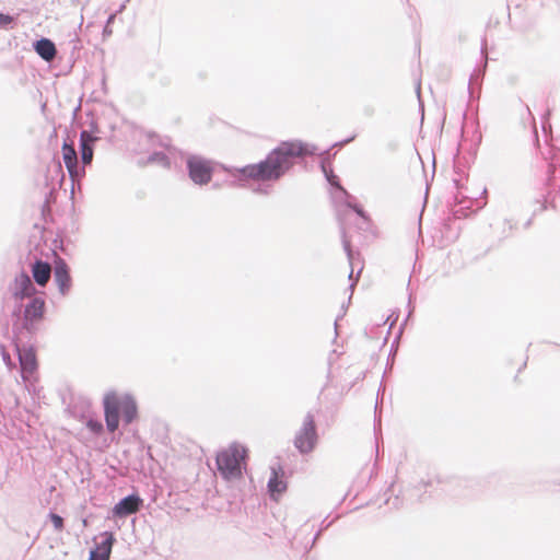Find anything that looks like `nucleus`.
Wrapping results in <instances>:
<instances>
[{"label":"nucleus","instance_id":"nucleus-1","mask_svg":"<svg viewBox=\"0 0 560 560\" xmlns=\"http://www.w3.org/2000/svg\"><path fill=\"white\" fill-rule=\"evenodd\" d=\"M313 154L302 141H283L265 160L238 170L241 176L255 182H272L282 177L293 165L294 160Z\"/></svg>","mask_w":560,"mask_h":560},{"label":"nucleus","instance_id":"nucleus-2","mask_svg":"<svg viewBox=\"0 0 560 560\" xmlns=\"http://www.w3.org/2000/svg\"><path fill=\"white\" fill-rule=\"evenodd\" d=\"M103 406L106 428L110 433L118 429L120 416L126 423H130L138 415L137 404L129 395L108 393L104 396Z\"/></svg>","mask_w":560,"mask_h":560},{"label":"nucleus","instance_id":"nucleus-3","mask_svg":"<svg viewBox=\"0 0 560 560\" xmlns=\"http://www.w3.org/2000/svg\"><path fill=\"white\" fill-rule=\"evenodd\" d=\"M246 457V448L233 443L218 454V469L226 479L238 478L242 475V466L245 465Z\"/></svg>","mask_w":560,"mask_h":560},{"label":"nucleus","instance_id":"nucleus-4","mask_svg":"<svg viewBox=\"0 0 560 560\" xmlns=\"http://www.w3.org/2000/svg\"><path fill=\"white\" fill-rule=\"evenodd\" d=\"M318 442V434L316 430L315 419L312 415H307L302 423V427L296 432L294 438V446L302 454L313 452Z\"/></svg>","mask_w":560,"mask_h":560},{"label":"nucleus","instance_id":"nucleus-5","mask_svg":"<svg viewBox=\"0 0 560 560\" xmlns=\"http://www.w3.org/2000/svg\"><path fill=\"white\" fill-rule=\"evenodd\" d=\"M189 178L197 185H207L211 182L214 163L202 156L192 155L187 159Z\"/></svg>","mask_w":560,"mask_h":560},{"label":"nucleus","instance_id":"nucleus-6","mask_svg":"<svg viewBox=\"0 0 560 560\" xmlns=\"http://www.w3.org/2000/svg\"><path fill=\"white\" fill-rule=\"evenodd\" d=\"M46 303L44 299L34 296L31 301L25 305L23 312V323L22 326L24 329L31 331L35 328V326L43 320L45 315Z\"/></svg>","mask_w":560,"mask_h":560},{"label":"nucleus","instance_id":"nucleus-7","mask_svg":"<svg viewBox=\"0 0 560 560\" xmlns=\"http://www.w3.org/2000/svg\"><path fill=\"white\" fill-rule=\"evenodd\" d=\"M62 159L70 177L75 180L84 175V170L79 168L77 151L72 143L62 144Z\"/></svg>","mask_w":560,"mask_h":560},{"label":"nucleus","instance_id":"nucleus-8","mask_svg":"<svg viewBox=\"0 0 560 560\" xmlns=\"http://www.w3.org/2000/svg\"><path fill=\"white\" fill-rule=\"evenodd\" d=\"M55 281L62 294H66L71 287V277L66 261L58 258L54 266Z\"/></svg>","mask_w":560,"mask_h":560},{"label":"nucleus","instance_id":"nucleus-9","mask_svg":"<svg viewBox=\"0 0 560 560\" xmlns=\"http://www.w3.org/2000/svg\"><path fill=\"white\" fill-rule=\"evenodd\" d=\"M35 289L27 273L21 272L14 278L12 294L15 300H23L33 295Z\"/></svg>","mask_w":560,"mask_h":560},{"label":"nucleus","instance_id":"nucleus-10","mask_svg":"<svg viewBox=\"0 0 560 560\" xmlns=\"http://www.w3.org/2000/svg\"><path fill=\"white\" fill-rule=\"evenodd\" d=\"M141 502V499L137 495L126 497L114 506L113 512L119 517L133 514L139 511Z\"/></svg>","mask_w":560,"mask_h":560},{"label":"nucleus","instance_id":"nucleus-11","mask_svg":"<svg viewBox=\"0 0 560 560\" xmlns=\"http://www.w3.org/2000/svg\"><path fill=\"white\" fill-rule=\"evenodd\" d=\"M96 140L97 138L86 130L80 135L81 160L84 165L91 164L93 160V145Z\"/></svg>","mask_w":560,"mask_h":560},{"label":"nucleus","instance_id":"nucleus-12","mask_svg":"<svg viewBox=\"0 0 560 560\" xmlns=\"http://www.w3.org/2000/svg\"><path fill=\"white\" fill-rule=\"evenodd\" d=\"M103 536L105 540H103L95 550L91 551L89 560H108L112 551V546L114 542V536L112 533H104Z\"/></svg>","mask_w":560,"mask_h":560},{"label":"nucleus","instance_id":"nucleus-13","mask_svg":"<svg viewBox=\"0 0 560 560\" xmlns=\"http://www.w3.org/2000/svg\"><path fill=\"white\" fill-rule=\"evenodd\" d=\"M32 275L38 285L45 287L50 279L51 267L48 262L37 260L32 267Z\"/></svg>","mask_w":560,"mask_h":560},{"label":"nucleus","instance_id":"nucleus-14","mask_svg":"<svg viewBox=\"0 0 560 560\" xmlns=\"http://www.w3.org/2000/svg\"><path fill=\"white\" fill-rule=\"evenodd\" d=\"M35 51L46 61H51L57 54L55 44L47 38H42L36 42Z\"/></svg>","mask_w":560,"mask_h":560},{"label":"nucleus","instance_id":"nucleus-15","mask_svg":"<svg viewBox=\"0 0 560 560\" xmlns=\"http://www.w3.org/2000/svg\"><path fill=\"white\" fill-rule=\"evenodd\" d=\"M20 361L24 373L28 372L32 374L36 370L37 362L33 351H25L20 355Z\"/></svg>","mask_w":560,"mask_h":560},{"label":"nucleus","instance_id":"nucleus-16","mask_svg":"<svg viewBox=\"0 0 560 560\" xmlns=\"http://www.w3.org/2000/svg\"><path fill=\"white\" fill-rule=\"evenodd\" d=\"M268 488L271 494H280L285 490V483L273 472L272 477L269 479Z\"/></svg>","mask_w":560,"mask_h":560},{"label":"nucleus","instance_id":"nucleus-17","mask_svg":"<svg viewBox=\"0 0 560 560\" xmlns=\"http://www.w3.org/2000/svg\"><path fill=\"white\" fill-rule=\"evenodd\" d=\"M323 171L326 175L327 180L335 187H337L340 190H343V188L340 186L339 178L336 174H334L332 170L330 167H327L325 164H323Z\"/></svg>","mask_w":560,"mask_h":560},{"label":"nucleus","instance_id":"nucleus-18","mask_svg":"<svg viewBox=\"0 0 560 560\" xmlns=\"http://www.w3.org/2000/svg\"><path fill=\"white\" fill-rule=\"evenodd\" d=\"M88 429L93 432L94 434H101L103 432V424L101 421L96 419H89L86 421Z\"/></svg>","mask_w":560,"mask_h":560},{"label":"nucleus","instance_id":"nucleus-19","mask_svg":"<svg viewBox=\"0 0 560 560\" xmlns=\"http://www.w3.org/2000/svg\"><path fill=\"white\" fill-rule=\"evenodd\" d=\"M49 518L52 523V526L56 530L61 532L63 529V518L55 513L49 514Z\"/></svg>","mask_w":560,"mask_h":560},{"label":"nucleus","instance_id":"nucleus-20","mask_svg":"<svg viewBox=\"0 0 560 560\" xmlns=\"http://www.w3.org/2000/svg\"><path fill=\"white\" fill-rule=\"evenodd\" d=\"M13 22V18L3 13H0V26H7Z\"/></svg>","mask_w":560,"mask_h":560},{"label":"nucleus","instance_id":"nucleus-21","mask_svg":"<svg viewBox=\"0 0 560 560\" xmlns=\"http://www.w3.org/2000/svg\"><path fill=\"white\" fill-rule=\"evenodd\" d=\"M104 33H105V34H108V35H110V34H112V30H110V27H109V25H108V24H106V26H105V28H104Z\"/></svg>","mask_w":560,"mask_h":560},{"label":"nucleus","instance_id":"nucleus-22","mask_svg":"<svg viewBox=\"0 0 560 560\" xmlns=\"http://www.w3.org/2000/svg\"><path fill=\"white\" fill-rule=\"evenodd\" d=\"M114 20H115V14H112L107 21V24L110 25V23H113Z\"/></svg>","mask_w":560,"mask_h":560}]
</instances>
